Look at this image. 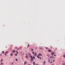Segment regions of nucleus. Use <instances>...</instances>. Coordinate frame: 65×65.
I'll list each match as a JSON object with an SVG mask.
<instances>
[{
    "mask_svg": "<svg viewBox=\"0 0 65 65\" xmlns=\"http://www.w3.org/2000/svg\"><path fill=\"white\" fill-rule=\"evenodd\" d=\"M62 65H65V63H62Z\"/></svg>",
    "mask_w": 65,
    "mask_h": 65,
    "instance_id": "nucleus-21",
    "label": "nucleus"
},
{
    "mask_svg": "<svg viewBox=\"0 0 65 65\" xmlns=\"http://www.w3.org/2000/svg\"><path fill=\"white\" fill-rule=\"evenodd\" d=\"M32 53L33 54H34V52H32Z\"/></svg>",
    "mask_w": 65,
    "mask_h": 65,
    "instance_id": "nucleus-27",
    "label": "nucleus"
},
{
    "mask_svg": "<svg viewBox=\"0 0 65 65\" xmlns=\"http://www.w3.org/2000/svg\"><path fill=\"white\" fill-rule=\"evenodd\" d=\"M15 49H17V47H15Z\"/></svg>",
    "mask_w": 65,
    "mask_h": 65,
    "instance_id": "nucleus-37",
    "label": "nucleus"
},
{
    "mask_svg": "<svg viewBox=\"0 0 65 65\" xmlns=\"http://www.w3.org/2000/svg\"><path fill=\"white\" fill-rule=\"evenodd\" d=\"M52 58L54 59V57H53V56H52Z\"/></svg>",
    "mask_w": 65,
    "mask_h": 65,
    "instance_id": "nucleus-29",
    "label": "nucleus"
},
{
    "mask_svg": "<svg viewBox=\"0 0 65 65\" xmlns=\"http://www.w3.org/2000/svg\"><path fill=\"white\" fill-rule=\"evenodd\" d=\"M13 64H14V62H13L12 63V65H13Z\"/></svg>",
    "mask_w": 65,
    "mask_h": 65,
    "instance_id": "nucleus-28",
    "label": "nucleus"
},
{
    "mask_svg": "<svg viewBox=\"0 0 65 65\" xmlns=\"http://www.w3.org/2000/svg\"><path fill=\"white\" fill-rule=\"evenodd\" d=\"M29 47V44H28V45L27 46V47Z\"/></svg>",
    "mask_w": 65,
    "mask_h": 65,
    "instance_id": "nucleus-20",
    "label": "nucleus"
},
{
    "mask_svg": "<svg viewBox=\"0 0 65 65\" xmlns=\"http://www.w3.org/2000/svg\"><path fill=\"white\" fill-rule=\"evenodd\" d=\"M42 55L40 53H39L38 54L39 56H41Z\"/></svg>",
    "mask_w": 65,
    "mask_h": 65,
    "instance_id": "nucleus-4",
    "label": "nucleus"
},
{
    "mask_svg": "<svg viewBox=\"0 0 65 65\" xmlns=\"http://www.w3.org/2000/svg\"><path fill=\"white\" fill-rule=\"evenodd\" d=\"M30 49H31V48H30Z\"/></svg>",
    "mask_w": 65,
    "mask_h": 65,
    "instance_id": "nucleus-46",
    "label": "nucleus"
},
{
    "mask_svg": "<svg viewBox=\"0 0 65 65\" xmlns=\"http://www.w3.org/2000/svg\"><path fill=\"white\" fill-rule=\"evenodd\" d=\"M10 56H13V53H12L11 54H10Z\"/></svg>",
    "mask_w": 65,
    "mask_h": 65,
    "instance_id": "nucleus-10",
    "label": "nucleus"
},
{
    "mask_svg": "<svg viewBox=\"0 0 65 65\" xmlns=\"http://www.w3.org/2000/svg\"><path fill=\"white\" fill-rule=\"evenodd\" d=\"M20 48H18L17 50L18 51H19V50L20 49Z\"/></svg>",
    "mask_w": 65,
    "mask_h": 65,
    "instance_id": "nucleus-17",
    "label": "nucleus"
},
{
    "mask_svg": "<svg viewBox=\"0 0 65 65\" xmlns=\"http://www.w3.org/2000/svg\"><path fill=\"white\" fill-rule=\"evenodd\" d=\"M54 56H55V57H56V55H54Z\"/></svg>",
    "mask_w": 65,
    "mask_h": 65,
    "instance_id": "nucleus-39",
    "label": "nucleus"
},
{
    "mask_svg": "<svg viewBox=\"0 0 65 65\" xmlns=\"http://www.w3.org/2000/svg\"><path fill=\"white\" fill-rule=\"evenodd\" d=\"M31 51H33V49H32Z\"/></svg>",
    "mask_w": 65,
    "mask_h": 65,
    "instance_id": "nucleus-33",
    "label": "nucleus"
},
{
    "mask_svg": "<svg viewBox=\"0 0 65 65\" xmlns=\"http://www.w3.org/2000/svg\"><path fill=\"white\" fill-rule=\"evenodd\" d=\"M45 61H44L43 62V65H45Z\"/></svg>",
    "mask_w": 65,
    "mask_h": 65,
    "instance_id": "nucleus-5",
    "label": "nucleus"
},
{
    "mask_svg": "<svg viewBox=\"0 0 65 65\" xmlns=\"http://www.w3.org/2000/svg\"><path fill=\"white\" fill-rule=\"evenodd\" d=\"M1 62H2L3 61V59H2L1 60Z\"/></svg>",
    "mask_w": 65,
    "mask_h": 65,
    "instance_id": "nucleus-31",
    "label": "nucleus"
},
{
    "mask_svg": "<svg viewBox=\"0 0 65 65\" xmlns=\"http://www.w3.org/2000/svg\"><path fill=\"white\" fill-rule=\"evenodd\" d=\"M4 55L5 56H6V53H5Z\"/></svg>",
    "mask_w": 65,
    "mask_h": 65,
    "instance_id": "nucleus-34",
    "label": "nucleus"
},
{
    "mask_svg": "<svg viewBox=\"0 0 65 65\" xmlns=\"http://www.w3.org/2000/svg\"><path fill=\"white\" fill-rule=\"evenodd\" d=\"M15 60L16 61H18V59H15Z\"/></svg>",
    "mask_w": 65,
    "mask_h": 65,
    "instance_id": "nucleus-26",
    "label": "nucleus"
},
{
    "mask_svg": "<svg viewBox=\"0 0 65 65\" xmlns=\"http://www.w3.org/2000/svg\"><path fill=\"white\" fill-rule=\"evenodd\" d=\"M0 55L1 56H2V54H0Z\"/></svg>",
    "mask_w": 65,
    "mask_h": 65,
    "instance_id": "nucleus-38",
    "label": "nucleus"
},
{
    "mask_svg": "<svg viewBox=\"0 0 65 65\" xmlns=\"http://www.w3.org/2000/svg\"><path fill=\"white\" fill-rule=\"evenodd\" d=\"M15 56H18V55L17 54H15Z\"/></svg>",
    "mask_w": 65,
    "mask_h": 65,
    "instance_id": "nucleus-22",
    "label": "nucleus"
},
{
    "mask_svg": "<svg viewBox=\"0 0 65 65\" xmlns=\"http://www.w3.org/2000/svg\"><path fill=\"white\" fill-rule=\"evenodd\" d=\"M6 47H7V46H6Z\"/></svg>",
    "mask_w": 65,
    "mask_h": 65,
    "instance_id": "nucleus-45",
    "label": "nucleus"
},
{
    "mask_svg": "<svg viewBox=\"0 0 65 65\" xmlns=\"http://www.w3.org/2000/svg\"><path fill=\"white\" fill-rule=\"evenodd\" d=\"M39 49H40V50H41L42 49H43V48H42L41 47H40Z\"/></svg>",
    "mask_w": 65,
    "mask_h": 65,
    "instance_id": "nucleus-13",
    "label": "nucleus"
},
{
    "mask_svg": "<svg viewBox=\"0 0 65 65\" xmlns=\"http://www.w3.org/2000/svg\"><path fill=\"white\" fill-rule=\"evenodd\" d=\"M53 62H54L55 61V59H53Z\"/></svg>",
    "mask_w": 65,
    "mask_h": 65,
    "instance_id": "nucleus-15",
    "label": "nucleus"
},
{
    "mask_svg": "<svg viewBox=\"0 0 65 65\" xmlns=\"http://www.w3.org/2000/svg\"><path fill=\"white\" fill-rule=\"evenodd\" d=\"M26 58L27 59H28V56H26Z\"/></svg>",
    "mask_w": 65,
    "mask_h": 65,
    "instance_id": "nucleus-14",
    "label": "nucleus"
},
{
    "mask_svg": "<svg viewBox=\"0 0 65 65\" xmlns=\"http://www.w3.org/2000/svg\"><path fill=\"white\" fill-rule=\"evenodd\" d=\"M26 55H27V54H26Z\"/></svg>",
    "mask_w": 65,
    "mask_h": 65,
    "instance_id": "nucleus-42",
    "label": "nucleus"
},
{
    "mask_svg": "<svg viewBox=\"0 0 65 65\" xmlns=\"http://www.w3.org/2000/svg\"><path fill=\"white\" fill-rule=\"evenodd\" d=\"M2 53H3V54H4V51H2Z\"/></svg>",
    "mask_w": 65,
    "mask_h": 65,
    "instance_id": "nucleus-18",
    "label": "nucleus"
},
{
    "mask_svg": "<svg viewBox=\"0 0 65 65\" xmlns=\"http://www.w3.org/2000/svg\"><path fill=\"white\" fill-rule=\"evenodd\" d=\"M6 54H8V52H6Z\"/></svg>",
    "mask_w": 65,
    "mask_h": 65,
    "instance_id": "nucleus-30",
    "label": "nucleus"
},
{
    "mask_svg": "<svg viewBox=\"0 0 65 65\" xmlns=\"http://www.w3.org/2000/svg\"><path fill=\"white\" fill-rule=\"evenodd\" d=\"M37 46L35 48V50H37Z\"/></svg>",
    "mask_w": 65,
    "mask_h": 65,
    "instance_id": "nucleus-23",
    "label": "nucleus"
},
{
    "mask_svg": "<svg viewBox=\"0 0 65 65\" xmlns=\"http://www.w3.org/2000/svg\"><path fill=\"white\" fill-rule=\"evenodd\" d=\"M2 64H3V63L2 62V63H1V65H2Z\"/></svg>",
    "mask_w": 65,
    "mask_h": 65,
    "instance_id": "nucleus-32",
    "label": "nucleus"
},
{
    "mask_svg": "<svg viewBox=\"0 0 65 65\" xmlns=\"http://www.w3.org/2000/svg\"><path fill=\"white\" fill-rule=\"evenodd\" d=\"M51 53L52 56H53V55L55 54V52H51Z\"/></svg>",
    "mask_w": 65,
    "mask_h": 65,
    "instance_id": "nucleus-2",
    "label": "nucleus"
},
{
    "mask_svg": "<svg viewBox=\"0 0 65 65\" xmlns=\"http://www.w3.org/2000/svg\"><path fill=\"white\" fill-rule=\"evenodd\" d=\"M16 53H17V54H18V51H17L16 52Z\"/></svg>",
    "mask_w": 65,
    "mask_h": 65,
    "instance_id": "nucleus-24",
    "label": "nucleus"
},
{
    "mask_svg": "<svg viewBox=\"0 0 65 65\" xmlns=\"http://www.w3.org/2000/svg\"><path fill=\"white\" fill-rule=\"evenodd\" d=\"M33 64L34 65H36L35 64V62H33Z\"/></svg>",
    "mask_w": 65,
    "mask_h": 65,
    "instance_id": "nucleus-8",
    "label": "nucleus"
},
{
    "mask_svg": "<svg viewBox=\"0 0 65 65\" xmlns=\"http://www.w3.org/2000/svg\"><path fill=\"white\" fill-rule=\"evenodd\" d=\"M47 56L48 57H49L50 56V55H49V54H47Z\"/></svg>",
    "mask_w": 65,
    "mask_h": 65,
    "instance_id": "nucleus-25",
    "label": "nucleus"
},
{
    "mask_svg": "<svg viewBox=\"0 0 65 65\" xmlns=\"http://www.w3.org/2000/svg\"><path fill=\"white\" fill-rule=\"evenodd\" d=\"M28 54H29V56L31 58V59L30 60V61H32L33 60V57L31 55V54L29 53H28Z\"/></svg>",
    "mask_w": 65,
    "mask_h": 65,
    "instance_id": "nucleus-1",
    "label": "nucleus"
},
{
    "mask_svg": "<svg viewBox=\"0 0 65 65\" xmlns=\"http://www.w3.org/2000/svg\"><path fill=\"white\" fill-rule=\"evenodd\" d=\"M50 63H52V62L51 61V62H50Z\"/></svg>",
    "mask_w": 65,
    "mask_h": 65,
    "instance_id": "nucleus-40",
    "label": "nucleus"
},
{
    "mask_svg": "<svg viewBox=\"0 0 65 65\" xmlns=\"http://www.w3.org/2000/svg\"><path fill=\"white\" fill-rule=\"evenodd\" d=\"M52 56L51 57V56H50V59H51L52 58Z\"/></svg>",
    "mask_w": 65,
    "mask_h": 65,
    "instance_id": "nucleus-36",
    "label": "nucleus"
},
{
    "mask_svg": "<svg viewBox=\"0 0 65 65\" xmlns=\"http://www.w3.org/2000/svg\"><path fill=\"white\" fill-rule=\"evenodd\" d=\"M37 58H38V59H40V60H41V58L40 57H39V56H38V55H37Z\"/></svg>",
    "mask_w": 65,
    "mask_h": 65,
    "instance_id": "nucleus-3",
    "label": "nucleus"
},
{
    "mask_svg": "<svg viewBox=\"0 0 65 65\" xmlns=\"http://www.w3.org/2000/svg\"><path fill=\"white\" fill-rule=\"evenodd\" d=\"M52 65H54V64H53Z\"/></svg>",
    "mask_w": 65,
    "mask_h": 65,
    "instance_id": "nucleus-47",
    "label": "nucleus"
},
{
    "mask_svg": "<svg viewBox=\"0 0 65 65\" xmlns=\"http://www.w3.org/2000/svg\"><path fill=\"white\" fill-rule=\"evenodd\" d=\"M33 59H34L35 60V57H34V56H33Z\"/></svg>",
    "mask_w": 65,
    "mask_h": 65,
    "instance_id": "nucleus-12",
    "label": "nucleus"
},
{
    "mask_svg": "<svg viewBox=\"0 0 65 65\" xmlns=\"http://www.w3.org/2000/svg\"><path fill=\"white\" fill-rule=\"evenodd\" d=\"M34 55L35 56H36L37 55V53H35L34 54Z\"/></svg>",
    "mask_w": 65,
    "mask_h": 65,
    "instance_id": "nucleus-6",
    "label": "nucleus"
},
{
    "mask_svg": "<svg viewBox=\"0 0 65 65\" xmlns=\"http://www.w3.org/2000/svg\"><path fill=\"white\" fill-rule=\"evenodd\" d=\"M27 63V61H26V62H24V65H25V64H26V63Z\"/></svg>",
    "mask_w": 65,
    "mask_h": 65,
    "instance_id": "nucleus-11",
    "label": "nucleus"
},
{
    "mask_svg": "<svg viewBox=\"0 0 65 65\" xmlns=\"http://www.w3.org/2000/svg\"><path fill=\"white\" fill-rule=\"evenodd\" d=\"M48 61L49 62H50V59H48Z\"/></svg>",
    "mask_w": 65,
    "mask_h": 65,
    "instance_id": "nucleus-16",
    "label": "nucleus"
},
{
    "mask_svg": "<svg viewBox=\"0 0 65 65\" xmlns=\"http://www.w3.org/2000/svg\"><path fill=\"white\" fill-rule=\"evenodd\" d=\"M63 56L64 58H65V54H64V55H63Z\"/></svg>",
    "mask_w": 65,
    "mask_h": 65,
    "instance_id": "nucleus-19",
    "label": "nucleus"
},
{
    "mask_svg": "<svg viewBox=\"0 0 65 65\" xmlns=\"http://www.w3.org/2000/svg\"><path fill=\"white\" fill-rule=\"evenodd\" d=\"M36 65H38V64H36Z\"/></svg>",
    "mask_w": 65,
    "mask_h": 65,
    "instance_id": "nucleus-44",
    "label": "nucleus"
},
{
    "mask_svg": "<svg viewBox=\"0 0 65 65\" xmlns=\"http://www.w3.org/2000/svg\"><path fill=\"white\" fill-rule=\"evenodd\" d=\"M45 48H46V49H47L48 48V47H45Z\"/></svg>",
    "mask_w": 65,
    "mask_h": 65,
    "instance_id": "nucleus-35",
    "label": "nucleus"
},
{
    "mask_svg": "<svg viewBox=\"0 0 65 65\" xmlns=\"http://www.w3.org/2000/svg\"><path fill=\"white\" fill-rule=\"evenodd\" d=\"M62 62H64V61H62Z\"/></svg>",
    "mask_w": 65,
    "mask_h": 65,
    "instance_id": "nucleus-43",
    "label": "nucleus"
},
{
    "mask_svg": "<svg viewBox=\"0 0 65 65\" xmlns=\"http://www.w3.org/2000/svg\"><path fill=\"white\" fill-rule=\"evenodd\" d=\"M32 62H33V61H31L30 62V63H32Z\"/></svg>",
    "mask_w": 65,
    "mask_h": 65,
    "instance_id": "nucleus-41",
    "label": "nucleus"
},
{
    "mask_svg": "<svg viewBox=\"0 0 65 65\" xmlns=\"http://www.w3.org/2000/svg\"><path fill=\"white\" fill-rule=\"evenodd\" d=\"M15 51L14 50L12 51V53H15Z\"/></svg>",
    "mask_w": 65,
    "mask_h": 65,
    "instance_id": "nucleus-9",
    "label": "nucleus"
},
{
    "mask_svg": "<svg viewBox=\"0 0 65 65\" xmlns=\"http://www.w3.org/2000/svg\"><path fill=\"white\" fill-rule=\"evenodd\" d=\"M48 52H52V51L51 50H48Z\"/></svg>",
    "mask_w": 65,
    "mask_h": 65,
    "instance_id": "nucleus-7",
    "label": "nucleus"
}]
</instances>
